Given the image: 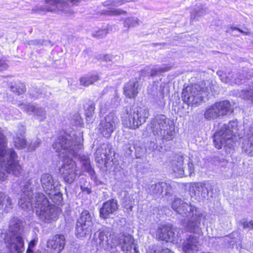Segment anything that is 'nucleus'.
Returning a JSON list of instances; mask_svg holds the SVG:
<instances>
[{
  "label": "nucleus",
  "mask_w": 253,
  "mask_h": 253,
  "mask_svg": "<svg viewBox=\"0 0 253 253\" xmlns=\"http://www.w3.org/2000/svg\"><path fill=\"white\" fill-rule=\"evenodd\" d=\"M3 238V233L2 232V231L0 230V241ZM1 244V242H0V245Z\"/></svg>",
  "instance_id": "obj_61"
},
{
  "label": "nucleus",
  "mask_w": 253,
  "mask_h": 253,
  "mask_svg": "<svg viewBox=\"0 0 253 253\" xmlns=\"http://www.w3.org/2000/svg\"><path fill=\"white\" fill-rule=\"evenodd\" d=\"M41 184L43 191L46 194L53 192L56 188L55 182L52 176L48 173H44L41 175L40 179Z\"/></svg>",
  "instance_id": "obj_18"
},
{
  "label": "nucleus",
  "mask_w": 253,
  "mask_h": 253,
  "mask_svg": "<svg viewBox=\"0 0 253 253\" xmlns=\"http://www.w3.org/2000/svg\"><path fill=\"white\" fill-rule=\"evenodd\" d=\"M40 114H37L35 116V118L37 120H39V121H42L44 119V117L43 116L42 114V112H38Z\"/></svg>",
  "instance_id": "obj_56"
},
{
  "label": "nucleus",
  "mask_w": 253,
  "mask_h": 253,
  "mask_svg": "<svg viewBox=\"0 0 253 253\" xmlns=\"http://www.w3.org/2000/svg\"><path fill=\"white\" fill-rule=\"evenodd\" d=\"M23 236L5 235L4 240L6 248L11 253H22L25 250Z\"/></svg>",
  "instance_id": "obj_12"
},
{
  "label": "nucleus",
  "mask_w": 253,
  "mask_h": 253,
  "mask_svg": "<svg viewBox=\"0 0 253 253\" xmlns=\"http://www.w3.org/2000/svg\"><path fill=\"white\" fill-rule=\"evenodd\" d=\"M205 14V10L203 8H198V9H194L191 12V19L195 20L198 17H201Z\"/></svg>",
  "instance_id": "obj_40"
},
{
  "label": "nucleus",
  "mask_w": 253,
  "mask_h": 253,
  "mask_svg": "<svg viewBox=\"0 0 253 253\" xmlns=\"http://www.w3.org/2000/svg\"><path fill=\"white\" fill-rule=\"evenodd\" d=\"M140 21L137 18L128 17L126 18L124 22L125 27L129 28L139 25Z\"/></svg>",
  "instance_id": "obj_30"
},
{
  "label": "nucleus",
  "mask_w": 253,
  "mask_h": 253,
  "mask_svg": "<svg viewBox=\"0 0 253 253\" xmlns=\"http://www.w3.org/2000/svg\"><path fill=\"white\" fill-rule=\"evenodd\" d=\"M15 135H18L21 137H25L24 134L26 132V128L25 126L22 125L17 126V128L15 130Z\"/></svg>",
  "instance_id": "obj_47"
},
{
  "label": "nucleus",
  "mask_w": 253,
  "mask_h": 253,
  "mask_svg": "<svg viewBox=\"0 0 253 253\" xmlns=\"http://www.w3.org/2000/svg\"><path fill=\"white\" fill-rule=\"evenodd\" d=\"M176 229L170 225H161L158 228L156 237L166 242H176L178 234H175Z\"/></svg>",
  "instance_id": "obj_14"
},
{
  "label": "nucleus",
  "mask_w": 253,
  "mask_h": 253,
  "mask_svg": "<svg viewBox=\"0 0 253 253\" xmlns=\"http://www.w3.org/2000/svg\"><path fill=\"white\" fill-rule=\"evenodd\" d=\"M117 200L112 199L103 204L100 210V217L104 219L109 217L110 214L114 213L118 210Z\"/></svg>",
  "instance_id": "obj_17"
},
{
  "label": "nucleus",
  "mask_w": 253,
  "mask_h": 253,
  "mask_svg": "<svg viewBox=\"0 0 253 253\" xmlns=\"http://www.w3.org/2000/svg\"><path fill=\"white\" fill-rule=\"evenodd\" d=\"M127 148L129 150L130 152H131L132 151V150L131 149V147L130 146L127 147Z\"/></svg>",
  "instance_id": "obj_62"
},
{
  "label": "nucleus",
  "mask_w": 253,
  "mask_h": 253,
  "mask_svg": "<svg viewBox=\"0 0 253 253\" xmlns=\"http://www.w3.org/2000/svg\"><path fill=\"white\" fill-rule=\"evenodd\" d=\"M138 84L136 81H130L126 83L124 87L125 95L129 98H134L138 93Z\"/></svg>",
  "instance_id": "obj_22"
},
{
  "label": "nucleus",
  "mask_w": 253,
  "mask_h": 253,
  "mask_svg": "<svg viewBox=\"0 0 253 253\" xmlns=\"http://www.w3.org/2000/svg\"><path fill=\"white\" fill-rule=\"evenodd\" d=\"M17 155L12 148L0 152V180L4 181L7 174L18 175L22 171V167L17 160Z\"/></svg>",
  "instance_id": "obj_5"
},
{
  "label": "nucleus",
  "mask_w": 253,
  "mask_h": 253,
  "mask_svg": "<svg viewBox=\"0 0 253 253\" xmlns=\"http://www.w3.org/2000/svg\"><path fill=\"white\" fill-rule=\"evenodd\" d=\"M126 11L121 9H112L108 11L107 14L110 16H116L126 14Z\"/></svg>",
  "instance_id": "obj_48"
},
{
  "label": "nucleus",
  "mask_w": 253,
  "mask_h": 253,
  "mask_svg": "<svg viewBox=\"0 0 253 253\" xmlns=\"http://www.w3.org/2000/svg\"><path fill=\"white\" fill-rule=\"evenodd\" d=\"M37 242L38 239H34L31 240L29 244L26 253H41L40 251H37L35 252H33L32 251V249L34 248Z\"/></svg>",
  "instance_id": "obj_45"
},
{
  "label": "nucleus",
  "mask_w": 253,
  "mask_h": 253,
  "mask_svg": "<svg viewBox=\"0 0 253 253\" xmlns=\"http://www.w3.org/2000/svg\"><path fill=\"white\" fill-rule=\"evenodd\" d=\"M234 109L233 105L228 100H222L210 106L208 111H233Z\"/></svg>",
  "instance_id": "obj_23"
},
{
  "label": "nucleus",
  "mask_w": 253,
  "mask_h": 253,
  "mask_svg": "<svg viewBox=\"0 0 253 253\" xmlns=\"http://www.w3.org/2000/svg\"><path fill=\"white\" fill-rule=\"evenodd\" d=\"M82 149H83V148ZM82 150V149L79 152L76 156L78 155L80 156V161L82 164L83 169L88 173L89 175L92 176L94 174L95 171L90 165V160L88 156L84 155L80 156V152Z\"/></svg>",
  "instance_id": "obj_26"
},
{
  "label": "nucleus",
  "mask_w": 253,
  "mask_h": 253,
  "mask_svg": "<svg viewBox=\"0 0 253 253\" xmlns=\"http://www.w3.org/2000/svg\"><path fill=\"white\" fill-rule=\"evenodd\" d=\"M24 222L17 217H12L9 221L6 235L24 236Z\"/></svg>",
  "instance_id": "obj_16"
},
{
  "label": "nucleus",
  "mask_w": 253,
  "mask_h": 253,
  "mask_svg": "<svg viewBox=\"0 0 253 253\" xmlns=\"http://www.w3.org/2000/svg\"><path fill=\"white\" fill-rule=\"evenodd\" d=\"M145 149L148 153L154 152L157 150L160 151V148H159L156 140L148 142L145 145Z\"/></svg>",
  "instance_id": "obj_36"
},
{
  "label": "nucleus",
  "mask_w": 253,
  "mask_h": 253,
  "mask_svg": "<svg viewBox=\"0 0 253 253\" xmlns=\"http://www.w3.org/2000/svg\"><path fill=\"white\" fill-rule=\"evenodd\" d=\"M29 44H37L38 45V44H39V43L37 40H33V41H30Z\"/></svg>",
  "instance_id": "obj_59"
},
{
  "label": "nucleus",
  "mask_w": 253,
  "mask_h": 253,
  "mask_svg": "<svg viewBox=\"0 0 253 253\" xmlns=\"http://www.w3.org/2000/svg\"><path fill=\"white\" fill-rule=\"evenodd\" d=\"M49 198L53 201V202L56 204L60 203L62 199V194L60 192L57 191L55 189L53 190V192H51V193L47 194Z\"/></svg>",
  "instance_id": "obj_33"
},
{
  "label": "nucleus",
  "mask_w": 253,
  "mask_h": 253,
  "mask_svg": "<svg viewBox=\"0 0 253 253\" xmlns=\"http://www.w3.org/2000/svg\"><path fill=\"white\" fill-rule=\"evenodd\" d=\"M241 96L243 98L253 102V85L250 86L247 90H242Z\"/></svg>",
  "instance_id": "obj_34"
},
{
  "label": "nucleus",
  "mask_w": 253,
  "mask_h": 253,
  "mask_svg": "<svg viewBox=\"0 0 253 253\" xmlns=\"http://www.w3.org/2000/svg\"><path fill=\"white\" fill-rule=\"evenodd\" d=\"M13 142L15 147L19 149L25 148L27 146V141L25 137H21L18 135L13 137Z\"/></svg>",
  "instance_id": "obj_28"
},
{
  "label": "nucleus",
  "mask_w": 253,
  "mask_h": 253,
  "mask_svg": "<svg viewBox=\"0 0 253 253\" xmlns=\"http://www.w3.org/2000/svg\"><path fill=\"white\" fill-rule=\"evenodd\" d=\"M162 186L165 187L163 188L164 196L170 195L173 191L172 187L168 183L162 182Z\"/></svg>",
  "instance_id": "obj_42"
},
{
  "label": "nucleus",
  "mask_w": 253,
  "mask_h": 253,
  "mask_svg": "<svg viewBox=\"0 0 253 253\" xmlns=\"http://www.w3.org/2000/svg\"><path fill=\"white\" fill-rule=\"evenodd\" d=\"M146 253H173L168 248L157 250L154 247H149L147 249Z\"/></svg>",
  "instance_id": "obj_39"
},
{
  "label": "nucleus",
  "mask_w": 253,
  "mask_h": 253,
  "mask_svg": "<svg viewBox=\"0 0 253 253\" xmlns=\"http://www.w3.org/2000/svg\"><path fill=\"white\" fill-rule=\"evenodd\" d=\"M232 30H237L239 31L240 32H241L242 33H244L246 35H249L250 34L249 31L248 30H247V31H243V30H242L239 28H232Z\"/></svg>",
  "instance_id": "obj_58"
},
{
  "label": "nucleus",
  "mask_w": 253,
  "mask_h": 253,
  "mask_svg": "<svg viewBox=\"0 0 253 253\" xmlns=\"http://www.w3.org/2000/svg\"><path fill=\"white\" fill-rule=\"evenodd\" d=\"M40 142L39 140H37L34 143H31L28 146V150L29 151H33L35 150L37 147H38L40 146Z\"/></svg>",
  "instance_id": "obj_50"
},
{
  "label": "nucleus",
  "mask_w": 253,
  "mask_h": 253,
  "mask_svg": "<svg viewBox=\"0 0 253 253\" xmlns=\"http://www.w3.org/2000/svg\"><path fill=\"white\" fill-rule=\"evenodd\" d=\"M93 112H86V114H85L86 117V120L87 121H91V117L93 115Z\"/></svg>",
  "instance_id": "obj_57"
},
{
  "label": "nucleus",
  "mask_w": 253,
  "mask_h": 253,
  "mask_svg": "<svg viewBox=\"0 0 253 253\" xmlns=\"http://www.w3.org/2000/svg\"><path fill=\"white\" fill-rule=\"evenodd\" d=\"M111 154L110 147L103 145L98 148L95 153L96 161L98 163L107 162L109 160V156Z\"/></svg>",
  "instance_id": "obj_21"
},
{
  "label": "nucleus",
  "mask_w": 253,
  "mask_h": 253,
  "mask_svg": "<svg viewBox=\"0 0 253 253\" xmlns=\"http://www.w3.org/2000/svg\"><path fill=\"white\" fill-rule=\"evenodd\" d=\"M83 191H86V192H87L88 194L90 193V192H91L90 190L89 189H88V188H84V190L83 189Z\"/></svg>",
  "instance_id": "obj_60"
},
{
  "label": "nucleus",
  "mask_w": 253,
  "mask_h": 253,
  "mask_svg": "<svg viewBox=\"0 0 253 253\" xmlns=\"http://www.w3.org/2000/svg\"><path fill=\"white\" fill-rule=\"evenodd\" d=\"M6 143L5 136L0 132V152H4Z\"/></svg>",
  "instance_id": "obj_46"
},
{
  "label": "nucleus",
  "mask_w": 253,
  "mask_h": 253,
  "mask_svg": "<svg viewBox=\"0 0 253 253\" xmlns=\"http://www.w3.org/2000/svg\"><path fill=\"white\" fill-rule=\"evenodd\" d=\"M45 2L47 4L46 7L48 11L54 12L58 10L63 11L64 9L62 8V6L67 7L65 3L60 2L59 0H45Z\"/></svg>",
  "instance_id": "obj_25"
},
{
  "label": "nucleus",
  "mask_w": 253,
  "mask_h": 253,
  "mask_svg": "<svg viewBox=\"0 0 253 253\" xmlns=\"http://www.w3.org/2000/svg\"><path fill=\"white\" fill-rule=\"evenodd\" d=\"M220 112H205L204 116L208 120H213L219 117Z\"/></svg>",
  "instance_id": "obj_43"
},
{
  "label": "nucleus",
  "mask_w": 253,
  "mask_h": 253,
  "mask_svg": "<svg viewBox=\"0 0 253 253\" xmlns=\"http://www.w3.org/2000/svg\"><path fill=\"white\" fill-rule=\"evenodd\" d=\"M128 1V0H114V7L121 6Z\"/></svg>",
  "instance_id": "obj_52"
},
{
  "label": "nucleus",
  "mask_w": 253,
  "mask_h": 253,
  "mask_svg": "<svg viewBox=\"0 0 253 253\" xmlns=\"http://www.w3.org/2000/svg\"><path fill=\"white\" fill-rule=\"evenodd\" d=\"M195 189H197L198 188L200 190H201V193H200L201 198H206L208 196L209 194V189L207 186H206L205 184H203L201 183V186L195 187Z\"/></svg>",
  "instance_id": "obj_41"
},
{
  "label": "nucleus",
  "mask_w": 253,
  "mask_h": 253,
  "mask_svg": "<svg viewBox=\"0 0 253 253\" xmlns=\"http://www.w3.org/2000/svg\"><path fill=\"white\" fill-rule=\"evenodd\" d=\"M34 181L33 179H30L21 186L22 193L18 205L24 210H35L39 219L44 222L50 223L57 220L59 210L55 206L49 204L48 200L42 193H36L34 197H32Z\"/></svg>",
  "instance_id": "obj_3"
},
{
  "label": "nucleus",
  "mask_w": 253,
  "mask_h": 253,
  "mask_svg": "<svg viewBox=\"0 0 253 253\" xmlns=\"http://www.w3.org/2000/svg\"><path fill=\"white\" fill-rule=\"evenodd\" d=\"M243 142L242 149L246 153L253 156V127L249 128Z\"/></svg>",
  "instance_id": "obj_20"
},
{
  "label": "nucleus",
  "mask_w": 253,
  "mask_h": 253,
  "mask_svg": "<svg viewBox=\"0 0 253 253\" xmlns=\"http://www.w3.org/2000/svg\"><path fill=\"white\" fill-rule=\"evenodd\" d=\"M170 66L166 65H165L161 67L154 68L151 70L150 76H155L158 75L161 73L167 72L170 70Z\"/></svg>",
  "instance_id": "obj_35"
},
{
  "label": "nucleus",
  "mask_w": 253,
  "mask_h": 253,
  "mask_svg": "<svg viewBox=\"0 0 253 253\" xmlns=\"http://www.w3.org/2000/svg\"><path fill=\"white\" fill-rule=\"evenodd\" d=\"M92 216L87 210L81 213L76 223V234L78 237H83L91 233L93 222Z\"/></svg>",
  "instance_id": "obj_9"
},
{
  "label": "nucleus",
  "mask_w": 253,
  "mask_h": 253,
  "mask_svg": "<svg viewBox=\"0 0 253 253\" xmlns=\"http://www.w3.org/2000/svg\"><path fill=\"white\" fill-rule=\"evenodd\" d=\"M183 163L184 158L181 155L176 156L175 159L172 161L170 168L176 176H182L185 174Z\"/></svg>",
  "instance_id": "obj_19"
},
{
  "label": "nucleus",
  "mask_w": 253,
  "mask_h": 253,
  "mask_svg": "<svg viewBox=\"0 0 253 253\" xmlns=\"http://www.w3.org/2000/svg\"><path fill=\"white\" fill-rule=\"evenodd\" d=\"M195 186H201V183H191L190 184L189 190L192 195L195 196L197 197H199L200 199L201 198L200 193H201V190L197 188V189H195Z\"/></svg>",
  "instance_id": "obj_32"
},
{
  "label": "nucleus",
  "mask_w": 253,
  "mask_h": 253,
  "mask_svg": "<svg viewBox=\"0 0 253 253\" xmlns=\"http://www.w3.org/2000/svg\"><path fill=\"white\" fill-rule=\"evenodd\" d=\"M148 117L147 112H126L123 123L128 128L135 129L144 123Z\"/></svg>",
  "instance_id": "obj_11"
},
{
  "label": "nucleus",
  "mask_w": 253,
  "mask_h": 253,
  "mask_svg": "<svg viewBox=\"0 0 253 253\" xmlns=\"http://www.w3.org/2000/svg\"><path fill=\"white\" fill-rule=\"evenodd\" d=\"M99 80V77L96 75L87 76L80 78V84L83 86H87L93 84L95 82Z\"/></svg>",
  "instance_id": "obj_27"
},
{
  "label": "nucleus",
  "mask_w": 253,
  "mask_h": 253,
  "mask_svg": "<svg viewBox=\"0 0 253 253\" xmlns=\"http://www.w3.org/2000/svg\"><path fill=\"white\" fill-rule=\"evenodd\" d=\"M162 182L149 185L148 187V193L152 195L155 198L164 197Z\"/></svg>",
  "instance_id": "obj_24"
},
{
  "label": "nucleus",
  "mask_w": 253,
  "mask_h": 253,
  "mask_svg": "<svg viewBox=\"0 0 253 253\" xmlns=\"http://www.w3.org/2000/svg\"><path fill=\"white\" fill-rule=\"evenodd\" d=\"M208 93L207 88L195 84L184 88L181 96L184 102L193 107L199 105Z\"/></svg>",
  "instance_id": "obj_8"
},
{
  "label": "nucleus",
  "mask_w": 253,
  "mask_h": 253,
  "mask_svg": "<svg viewBox=\"0 0 253 253\" xmlns=\"http://www.w3.org/2000/svg\"><path fill=\"white\" fill-rule=\"evenodd\" d=\"M84 109L85 111H94L95 107L93 102L90 100L86 101L84 104Z\"/></svg>",
  "instance_id": "obj_49"
},
{
  "label": "nucleus",
  "mask_w": 253,
  "mask_h": 253,
  "mask_svg": "<svg viewBox=\"0 0 253 253\" xmlns=\"http://www.w3.org/2000/svg\"><path fill=\"white\" fill-rule=\"evenodd\" d=\"M10 89L12 92L17 95L24 93L26 90L25 84L21 83H19L14 85L10 86Z\"/></svg>",
  "instance_id": "obj_29"
},
{
  "label": "nucleus",
  "mask_w": 253,
  "mask_h": 253,
  "mask_svg": "<svg viewBox=\"0 0 253 253\" xmlns=\"http://www.w3.org/2000/svg\"><path fill=\"white\" fill-rule=\"evenodd\" d=\"M7 65L4 61L0 60V71L7 69Z\"/></svg>",
  "instance_id": "obj_53"
},
{
  "label": "nucleus",
  "mask_w": 253,
  "mask_h": 253,
  "mask_svg": "<svg viewBox=\"0 0 253 253\" xmlns=\"http://www.w3.org/2000/svg\"><path fill=\"white\" fill-rule=\"evenodd\" d=\"M217 74L220 77L221 81L227 84L232 85L233 84H239L244 83L246 80L250 79L253 76V70H243L239 72L234 77V75L232 73H229L227 75L221 71L217 72Z\"/></svg>",
  "instance_id": "obj_10"
},
{
  "label": "nucleus",
  "mask_w": 253,
  "mask_h": 253,
  "mask_svg": "<svg viewBox=\"0 0 253 253\" xmlns=\"http://www.w3.org/2000/svg\"><path fill=\"white\" fill-rule=\"evenodd\" d=\"M185 176H190L192 173L194 172V167L193 162H191L190 159H189L187 166L184 168Z\"/></svg>",
  "instance_id": "obj_37"
},
{
  "label": "nucleus",
  "mask_w": 253,
  "mask_h": 253,
  "mask_svg": "<svg viewBox=\"0 0 253 253\" xmlns=\"http://www.w3.org/2000/svg\"><path fill=\"white\" fill-rule=\"evenodd\" d=\"M82 123V120H80V121H79V124H81Z\"/></svg>",
  "instance_id": "obj_63"
},
{
  "label": "nucleus",
  "mask_w": 253,
  "mask_h": 253,
  "mask_svg": "<svg viewBox=\"0 0 253 253\" xmlns=\"http://www.w3.org/2000/svg\"><path fill=\"white\" fill-rule=\"evenodd\" d=\"M65 238L63 235H56L46 242L43 253H60L64 249Z\"/></svg>",
  "instance_id": "obj_13"
},
{
  "label": "nucleus",
  "mask_w": 253,
  "mask_h": 253,
  "mask_svg": "<svg viewBox=\"0 0 253 253\" xmlns=\"http://www.w3.org/2000/svg\"><path fill=\"white\" fill-rule=\"evenodd\" d=\"M238 130V122L236 121H231L228 125H223L214 135L213 141L215 147L217 149L222 147L229 148L232 147L234 143L233 134H241Z\"/></svg>",
  "instance_id": "obj_7"
},
{
  "label": "nucleus",
  "mask_w": 253,
  "mask_h": 253,
  "mask_svg": "<svg viewBox=\"0 0 253 253\" xmlns=\"http://www.w3.org/2000/svg\"><path fill=\"white\" fill-rule=\"evenodd\" d=\"M18 105L21 106V109H25L26 111H35L39 110L40 108L39 106L35 103H31L29 104H26L24 103H18Z\"/></svg>",
  "instance_id": "obj_31"
},
{
  "label": "nucleus",
  "mask_w": 253,
  "mask_h": 253,
  "mask_svg": "<svg viewBox=\"0 0 253 253\" xmlns=\"http://www.w3.org/2000/svg\"><path fill=\"white\" fill-rule=\"evenodd\" d=\"M126 199H128V202H127V201L126 200L124 202V204L127 212H129V211H131L132 210V208L134 205V199L132 198V197L130 196L126 197Z\"/></svg>",
  "instance_id": "obj_38"
},
{
  "label": "nucleus",
  "mask_w": 253,
  "mask_h": 253,
  "mask_svg": "<svg viewBox=\"0 0 253 253\" xmlns=\"http://www.w3.org/2000/svg\"><path fill=\"white\" fill-rule=\"evenodd\" d=\"M171 208L182 217L186 218L185 227L188 231L195 235H190L181 243L185 253H195L199 250V237L203 235L202 228L205 217L203 212L194 205L175 198L171 203Z\"/></svg>",
  "instance_id": "obj_1"
},
{
  "label": "nucleus",
  "mask_w": 253,
  "mask_h": 253,
  "mask_svg": "<svg viewBox=\"0 0 253 253\" xmlns=\"http://www.w3.org/2000/svg\"><path fill=\"white\" fill-rule=\"evenodd\" d=\"M244 228H249L250 229H253V220L250 221H244L242 223Z\"/></svg>",
  "instance_id": "obj_51"
},
{
  "label": "nucleus",
  "mask_w": 253,
  "mask_h": 253,
  "mask_svg": "<svg viewBox=\"0 0 253 253\" xmlns=\"http://www.w3.org/2000/svg\"><path fill=\"white\" fill-rule=\"evenodd\" d=\"M95 236L96 246L100 249L110 251L111 249L120 245L125 253H139L133 237L129 234H120L117 238L115 234H112L109 228H106L99 231Z\"/></svg>",
  "instance_id": "obj_4"
},
{
  "label": "nucleus",
  "mask_w": 253,
  "mask_h": 253,
  "mask_svg": "<svg viewBox=\"0 0 253 253\" xmlns=\"http://www.w3.org/2000/svg\"><path fill=\"white\" fill-rule=\"evenodd\" d=\"M83 138L82 136L66 134L59 137L53 144V148L58 153L60 158H63L60 171L64 181L68 184L73 183L76 179L77 168L76 164L71 159L76 157L82 149Z\"/></svg>",
  "instance_id": "obj_2"
},
{
  "label": "nucleus",
  "mask_w": 253,
  "mask_h": 253,
  "mask_svg": "<svg viewBox=\"0 0 253 253\" xmlns=\"http://www.w3.org/2000/svg\"><path fill=\"white\" fill-rule=\"evenodd\" d=\"M104 6H113L114 7V0H106L103 2Z\"/></svg>",
  "instance_id": "obj_54"
},
{
  "label": "nucleus",
  "mask_w": 253,
  "mask_h": 253,
  "mask_svg": "<svg viewBox=\"0 0 253 253\" xmlns=\"http://www.w3.org/2000/svg\"><path fill=\"white\" fill-rule=\"evenodd\" d=\"M108 33V30L106 29H100L92 34V36L98 39L104 38Z\"/></svg>",
  "instance_id": "obj_44"
},
{
  "label": "nucleus",
  "mask_w": 253,
  "mask_h": 253,
  "mask_svg": "<svg viewBox=\"0 0 253 253\" xmlns=\"http://www.w3.org/2000/svg\"><path fill=\"white\" fill-rule=\"evenodd\" d=\"M149 129L158 138L169 141L173 139L175 133L173 122L164 115L155 117L151 122Z\"/></svg>",
  "instance_id": "obj_6"
},
{
  "label": "nucleus",
  "mask_w": 253,
  "mask_h": 253,
  "mask_svg": "<svg viewBox=\"0 0 253 253\" xmlns=\"http://www.w3.org/2000/svg\"><path fill=\"white\" fill-rule=\"evenodd\" d=\"M114 57L111 55H105L103 56V60L106 62L112 61Z\"/></svg>",
  "instance_id": "obj_55"
},
{
  "label": "nucleus",
  "mask_w": 253,
  "mask_h": 253,
  "mask_svg": "<svg viewBox=\"0 0 253 253\" xmlns=\"http://www.w3.org/2000/svg\"><path fill=\"white\" fill-rule=\"evenodd\" d=\"M117 124L118 120L116 117L112 113H110L101 121L99 130L104 137L108 138L115 129Z\"/></svg>",
  "instance_id": "obj_15"
}]
</instances>
